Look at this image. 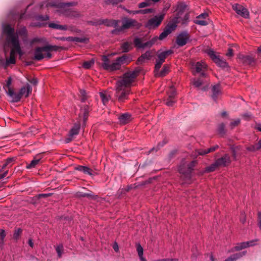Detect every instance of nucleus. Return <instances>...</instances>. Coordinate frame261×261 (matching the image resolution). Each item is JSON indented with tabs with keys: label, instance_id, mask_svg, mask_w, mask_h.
Listing matches in <instances>:
<instances>
[{
	"label": "nucleus",
	"instance_id": "f257e3e1",
	"mask_svg": "<svg viewBox=\"0 0 261 261\" xmlns=\"http://www.w3.org/2000/svg\"><path fill=\"white\" fill-rule=\"evenodd\" d=\"M141 71V69L140 67L136 68L133 71L125 73L122 77L117 81L115 95L119 102H125L128 99L132 84Z\"/></svg>",
	"mask_w": 261,
	"mask_h": 261
},
{
	"label": "nucleus",
	"instance_id": "f03ea898",
	"mask_svg": "<svg viewBox=\"0 0 261 261\" xmlns=\"http://www.w3.org/2000/svg\"><path fill=\"white\" fill-rule=\"evenodd\" d=\"M3 34L6 36V41L8 43L11 44L12 46V49L10 52V56L9 59H6V61L2 64L5 68L11 64H15L16 59L15 57V52L20 53L21 48L19 44V37L18 35L15 33V29L9 24H4L2 27Z\"/></svg>",
	"mask_w": 261,
	"mask_h": 261
},
{
	"label": "nucleus",
	"instance_id": "7ed1b4c3",
	"mask_svg": "<svg viewBox=\"0 0 261 261\" xmlns=\"http://www.w3.org/2000/svg\"><path fill=\"white\" fill-rule=\"evenodd\" d=\"M101 66L105 70L111 71L119 70L122 64H128L130 61V57L127 55H123L121 57L117 58L113 62H111L109 58L106 56L101 57Z\"/></svg>",
	"mask_w": 261,
	"mask_h": 261
},
{
	"label": "nucleus",
	"instance_id": "20e7f679",
	"mask_svg": "<svg viewBox=\"0 0 261 261\" xmlns=\"http://www.w3.org/2000/svg\"><path fill=\"white\" fill-rule=\"evenodd\" d=\"M31 92V86L29 84H27L26 86L21 87L18 93L15 92L14 90L10 89L8 92V96L11 98V102H18L21 100L23 96L25 97H28Z\"/></svg>",
	"mask_w": 261,
	"mask_h": 261
},
{
	"label": "nucleus",
	"instance_id": "39448f33",
	"mask_svg": "<svg viewBox=\"0 0 261 261\" xmlns=\"http://www.w3.org/2000/svg\"><path fill=\"white\" fill-rule=\"evenodd\" d=\"M194 164H180L179 166V172L181 174L184 179L190 180L191 173L193 170Z\"/></svg>",
	"mask_w": 261,
	"mask_h": 261
},
{
	"label": "nucleus",
	"instance_id": "423d86ee",
	"mask_svg": "<svg viewBox=\"0 0 261 261\" xmlns=\"http://www.w3.org/2000/svg\"><path fill=\"white\" fill-rule=\"evenodd\" d=\"M207 53L208 55L211 57L212 60L218 66L223 68L228 67V63L226 62V61L221 58L219 55H217L213 50H208Z\"/></svg>",
	"mask_w": 261,
	"mask_h": 261
},
{
	"label": "nucleus",
	"instance_id": "0eeeda50",
	"mask_svg": "<svg viewBox=\"0 0 261 261\" xmlns=\"http://www.w3.org/2000/svg\"><path fill=\"white\" fill-rule=\"evenodd\" d=\"M193 68V73H199L200 77H205L206 76L205 73L207 70V66L204 62H197L192 65Z\"/></svg>",
	"mask_w": 261,
	"mask_h": 261
},
{
	"label": "nucleus",
	"instance_id": "6e6552de",
	"mask_svg": "<svg viewBox=\"0 0 261 261\" xmlns=\"http://www.w3.org/2000/svg\"><path fill=\"white\" fill-rule=\"evenodd\" d=\"M164 16L165 14L163 13L159 16H155L154 17L150 18L146 22V27L150 29L158 27L161 23Z\"/></svg>",
	"mask_w": 261,
	"mask_h": 261
},
{
	"label": "nucleus",
	"instance_id": "1a4fd4ad",
	"mask_svg": "<svg viewBox=\"0 0 261 261\" xmlns=\"http://www.w3.org/2000/svg\"><path fill=\"white\" fill-rule=\"evenodd\" d=\"M219 148L218 145L211 147L207 149L199 148L195 150V152L192 154L194 158H197L199 155H204L208 153L214 152Z\"/></svg>",
	"mask_w": 261,
	"mask_h": 261
},
{
	"label": "nucleus",
	"instance_id": "9d476101",
	"mask_svg": "<svg viewBox=\"0 0 261 261\" xmlns=\"http://www.w3.org/2000/svg\"><path fill=\"white\" fill-rule=\"evenodd\" d=\"M238 59L240 61L245 65L254 66L255 64L254 58L250 55H244L240 54L238 56Z\"/></svg>",
	"mask_w": 261,
	"mask_h": 261
},
{
	"label": "nucleus",
	"instance_id": "9b49d317",
	"mask_svg": "<svg viewBox=\"0 0 261 261\" xmlns=\"http://www.w3.org/2000/svg\"><path fill=\"white\" fill-rule=\"evenodd\" d=\"M139 25V23L136 20L125 17L122 19V25L121 28L123 31L128 29L131 27H138Z\"/></svg>",
	"mask_w": 261,
	"mask_h": 261
},
{
	"label": "nucleus",
	"instance_id": "f8f14e48",
	"mask_svg": "<svg viewBox=\"0 0 261 261\" xmlns=\"http://www.w3.org/2000/svg\"><path fill=\"white\" fill-rule=\"evenodd\" d=\"M232 8L238 15L245 18L248 17L249 12L243 6L239 4H234L232 6Z\"/></svg>",
	"mask_w": 261,
	"mask_h": 261
},
{
	"label": "nucleus",
	"instance_id": "ddd939ff",
	"mask_svg": "<svg viewBox=\"0 0 261 261\" xmlns=\"http://www.w3.org/2000/svg\"><path fill=\"white\" fill-rule=\"evenodd\" d=\"M177 25L175 23H169L159 37V40H163L172 31L175 30Z\"/></svg>",
	"mask_w": 261,
	"mask_h": 261
},
{
	"label": "nucleus",
	"instance_id": "4468645a",
	"mask_svg": "<svg viewBox=\"0 0 261 261\" xmlns=\"http://www.w3.org/2000/svg\"><path fill=\"white\" fill-rule=\"evenodd\" d=\"M73 3H61L54 1H48L46 5L47 7H53L61 9H65L66 7L73 6Z\"/></svg>",
	"mask_w": 261,
	"mask_h": 261
},
{
	"label": "nucleus",
	"instance_id": "2eb2a0df",
	"mask_svg": "<svg viewBox=\"0 0 261 261\" xmlns=\"http://www.w3.org/2000/svg\"><path fill=\"white\" fill-rule=\"evenodd\" d=\"M45 46L36 47L34 50L33 59L36 61H41L44 58L43 52H46Z\"/></svg>",
	"mask_w": 261,
	"mask_h": 261
},
{
	"label": "nucleus",
	"instance_id": "dca6fc26",
	"mask_svg": "<svg viewBox=\"0 0 261 261\" xmlns=\"http://www.w3.org/2000/svg\"><path fill=\"white\" fill-rule=\"evenodd\" d=\"M189 38V35L187 32L180 33L176 38V43L179 46H182L186 44Z\"/></svg>",
	"mask_w": 261,
	"mask_h": 261
},
{
	"label": "nucleus",
	"instance_id": "f3484780",
	"mask_svg": "<svg viewBox=\"0 0 261 261\" xmlns=\"http://www.w3.org/2000/svg\"><path fill=\"white\" fill-rule=\"evenodd\" d=\"M187 7L188 6L185 3H178L176 9L177 16L175 18V19L180 18V16H181L187 10Z\"/></svg>",
	"mask_w": 261,
	"mask_h": 261
},
{
	"label": "nucleus",
	"instance_id": "a211bd4d",
	"mask_svg": "<svg viewBox=\"0 0 261 261\" xmlns=\"http://www.w3.org/2000/svg\"><path fill=\"white\" fill-rule=\"evenodd\" d=\"M90 111V109L88 105H84L81 108V113L79 114V117H81V115H83V125H85Z\"/></svg>",
	"mask_w": 261,
	"mask_h": 261
},
{
	"label": "nucleus",
	"instance_id": "6ab92c4d",
	"mask_svg": "<svg viewBox=\"0 0 261 261\" xmlns=\"http://www.w3.org/2000/svg\"><path fill=\"white\" fill-rule=\"evenodd\" d=\"M120 21L119 20H113L108 19H101V25L103 24L107 27H113L117 28L119 25Z\"/></svg>",
	"mask_w": 261,
	"mask_h": 261
},
{
	"label": "nucleus",
	"instance_id": "aec40b11",
	"mask_svg": "<svg viewBox=\"0 0 261 261\" xmlns=\"http://www.w3.org/2000/svg\"><path fill=\"white\" fill-rule=\"evenodd\" d=\"M152 56V53L151 51H147L144 54H143L138 59L136 64H141L143 62H145L146 60L150 59Z\"/></svg>",
	"mask_w": 261,
	"mask_h": 261
},
{
	"label": "nucleus",
	"instance_id": "412c9836",
	"mask_svg": "<svg viewBox=\"0 0 261 261\" xmlns=\"http://www.w3.org/2000/svg\"><path fill=\"white\" fill-rule=\"evenodd\" d=\"M118 118L121 124H125L130 121L132 115L128 113H125L120 115Z\"/></svg>",
	"mask_w": 261,
	"mask_h": 261
},
{
	"label": "nucleus",
	"instance_id": "4be33fe9",
	"mask_svg": "<svg viewBox=\"0 0 261 261\" xmlns=\"http://www.w3.org/2000/svg\"><path fill=\"white\" fill-rule=\"evenodd\" d=\"M173 51L172 50H168L166 51H162L160 53H159L157 55V60L163 63L167 57L171 55Z\"/></svg>",
	"mask_w": 261,
	"mask_h": 261
},
{
	"label": "nucleus",
	"instance_id": "5701e85b",
	"mask_svg": "<svg viewBox=\"0 0 261 261\" xmlns=\"http://www.w3.org/2000/svg\"><path fill=\"white\" fill-rule=\"evenodd\" d=\"M143 38H140L136 37L134 40V44L135 46L138 48H144L147 47V45H146V42L143 43Z\"/></svg>",
	"mask_w": 261,
	"mask_h": 261
},
{
	"label": "nucleus",
	"instance_id": "b1692460",
	"mask_svg": "<svg viewBox=\"0 0 261 261\" xmlns=\"http://www.w3.org/2000/svg\"><path fill=\"white\" fill-rule=\"evenodd\" d=\"M81 128V124L80 122L76 123L74 124L72 128L69 132L70 136H73L77 135L79 133V131Z\"/></svg>",
	"mask_w": 261,
	"mask_h": 261
},
{
	"label": "nucleus",
	"instance_id": "393cba45",
	"mask_svg": "<svg viewBox=\"0 0 261 261\" xmlns=\"http://www.w3.org/2000/svg\"><path fill=\"white\" fill-rule=\"evenodd\" d=\"M64 14L66 16L70 17H78L80 16V14L78 12L73 11L70 8L65 9Z\"/></svg>",
	"mask_w": 261,
	"mask_h": 261
},
{
	"label": "nucleus",
	"instance_id": "a878e982",
	"mask_svg": "<svg viewBox=\"0 0 261 261\" xmlns=\"http://www.w3.org/2000/svg\"><path fill=\"white\" fill-rule=\"evenodd\" d=\"M44 46L46 52L52 51H59L65 49V48L62 46L57 45H46Z\"/></svg>",
	"mask_w": 261,
	"mask_h": 261
},
{
	"label": "nucleus",
	"instance_id": "bb28decb",
	"mask_svg": "<svg viewBox=\"0 0 261 261\" xmlns=\"http://www.w3.org/2000/svg\"><path fill=\"white\" fill-rule=\"evenodd\" d=\"M121 48L123 53L128 52L132 49V43L130 42H125L121 45Z\"/></svg>",
	"mask_w": 261,
	"mask_h": 261
},
{
	"label": "nucleus",
	"instance_id": "cd10ccee",
	"mask_svg": "<svg viewBox=\"0 0 261 261\" xmlns=\"http://www.w3.org/2000/svg\"><path fill=\"white\" fill-rule=\"evenodd\" d=\"M168 142V141L167 139H164L162 142H159L156 146L153 147L152 148L150 151L149 152H157L161 148L163 147L166 144H167Z\"/></svg>",
	"mask_w": 261,
	"mask_h": 261
},
{
	"label": "nucleus",
	"instance_id": "c85d7f7f",
	"mask_svg": "<svg viewBox=\"0 0 261 261\" xmlns=\"http://www.w3.org/2000/svg\"><path fill=\"white\" fill-rule=\"evenodd\" d=\"M136 248L140 261H147L146 259L143 257V249L140 244H137Z\"/></svg>",
	"mask_w": 261,
	"mask_h": 261
},
{
	"label": "nucleus",
	"instance_id": "c756f323",
	"mask_svg": "<svg viewBox=\"0 0 261 261\" xmlns=\"http://www.w3.org/2000/svg\"><path fill=\"white\" fill-rule=\"evenodd\" d=\"M212 98L216 100L220 92V86L219 85H216L213 87L212 88Z\"/></svg>",
	"mask_w": 261,
	"mask_h": 261
},
{
	"label": "nucleus",
	"instance_id": "7c9ffc66",
	"mask_svg": "<svg viewBox=\"0 0 261 261\" xmlns=\"http://www.w3.org/2000/svg\"><path fill=\"white\" fill-rule=\"evenodd\" d=\"M169 71V66L165 64L164 65L163 69L160 71L158 73H156V76H165Z\"/></svg>",
	"mask_w": 261,
	"mask_h": 261
},
{
	"label": "nucleus",
	"instance_id": "2f4dec72",
	"mask_svg": "<svg viewBox=\"0 0 261 261\" xmlns=\"http://www.w3.org/2000/svg\"><path fill=\"white\" fill-rule=\"evenodd\" d=\"M100 97L103 105H106L110 99V96L106 92H100Z\"/></svg>",
	"mask_w": 261,
	"mask_h": 261
},
{
	"label": "nucleus",
	"instance_id": "473e14b6",
	"mask_svg": "<svg viewBox=\"0 0 261 261\" xmlns=\"http://www.w3.org/2000/svg\"><path fill=\"white\" fill-rule=\"evenodd\" d=\"M218 134L221 136H224L226 132V130L225 129V124L224 123H221L219 124L218 126Z\"/></svg>",
	"mask_w": 261,
	"mask_h": 261
},
{
	"label": "nucleus",
	"instance_id": "72a5a7b5",
	"mask_svg": "<svg viewBox=\"0 0 261 261\" xmlns=\"http://www.w3.org/2000/svg\"><path fill=\"white\" fill-rule=\"evenodd\" d=\"M189 19V15L188 13H186V14L185 15L184 17L182 18L180 16V18H179L178 19H175V23L176 24V23L177 22H181L182 24H186L187 23L188 20Z\"/></svg>",
	"mask_w": 261,
	"mask_h": 261
},
{
	"label": "nucleus",
	"instance_id": "f704fd0d",
	"mask_svg": "<svg viewBox=\"0 0 261 261\" xmlns=\"http://www.w3.org/2000/svg\"><path fill=\"white\" fill-rule=\"evenodd\" d=\"M75 169L82 171L85 174H88L90 175L92 174L91 172V170L86 166L80 165L75 167Z\"/></svg>",
	"mask_w": 261,
	"mask_h": 261
},
{
	"label": "nucleus",
	"instance_id": "c9c22d12",
	"mask_svg": "<svg viewBox=\"0 0 261 261\" xmlns=\"http://www.w3.org/2000/svg\"><path fill=\"white\" fill-rule=\"evenodd\" d=\"M261 148V140L253 145L247 147V150L250 151H255Z\"/></svg>",
	"mask_w": 261,
	"mask_h": 261
},
{
	"label": "nucleus",
	"instance_id": "e433bc0d",
	"mask_svg": "<svg viewBox=\"0 0 261 261\" xmlns=\"http://www.w3.org/2000/svg\"><path fill=\"white\" fill-rule=\"evenodd\" d=\"M246 248H247V246L246 245L245 242H241L237 244V245L232 249V251H240Z\"/></svg>",
	"mask_w": 261,
	"mask_h": 261
},
{
	"label": "nucleus",
	"instance_id": "4c0bfd02",
	"mask_svg": "<svg viewBox=\"0 0 261 261\" xmlns=\"http://www.w3.org/2000/svg\"><path fill=\"white\" fill-rule=\"evenodd\" d=\"M230 162H231V161L229 160V156L226 154L219 159L215 163H227Z\"/></svg>",
	"mask_w": 261,
	"mask_h": 261
},
{
	"label": "nucleus",
	"instance_id": "58836bf2",
	"mask_svg": "<svg viewBox=\"0 0 261 261\" xmlns=\"http://www.w3.org/2000/svg\"><path fill=\"white\" fill-rule=\"evenodd\" d=\"M6 165L7 164H4L0 170V179L5 177L8 173V170L6 169Z\"/></svg>",
	"mask_w": 261,
	"mask_h": 261
},
{
	"label": "nucleus",
	"instance_id": "ea45409f",
	"mask_svg": "<svg viewBox=\"0 0 261 261\" xmlns=\"http://www.w3.org/2000/svg\"><path fill=\"white\" fill-rule=\"evenodd\" d=\"M220 164H211V166L206 167L204 172H211L214 171Z\"/></svg>",
	"mask_w": 261,
	"mask_h": 261
},
{
	"label": "nucleus",
	"instance_id": "a19ab883",
	"mask_svg": "<svg viewBox=\"0 0 261 261\" xmlns=\"http://www.w3.org/2000/svg\"><path fill=\"white\" fill-rule=\"evenodd\" d=\"M22 229H21L20 228L16 229L13 234V238L16 241H17L19 239V238L22 233Z\"/></svg>",
	"mask_w": 261,
	"mask_h": 261
},
{
	"label": "nucleus",
	"instance_id": "79ce46f5",
	"mask_svg": "<svg viewBox=\"0 0 261 261\" xmlns=\"http://www.w3.org/2000/svg\"><path fill=\"white\" fill-rule=\"evenodd\" d=\"M153 12V9L149 8V9H145L136 11L134 12V14L140 13L142 14H144L152 13Z\"/></svg>",
	"mask_w": 261,
	"mask_h": 261
},
{
	"label": "nucleus",
	"instance_id": "37998d69",
	"mask_svg": "<svg viewBox=\"0 0 261 261\" xmlns=\"http://www.w3.org/2000/svg\"><path fill=\"white\" fill-rule=\"evenodd\" d=\"M12 78L11 77H9L7 81V84L5 86H4V88L6 89V92L7 94L8 95V92L11 90H14L11 87V85L12 84Z\"/></svg>",
	"mask_w": 261,
	"mask_h": 261
},
{
	"label": "nucleus",
	"instance_id": "c03bdc74",
	"mask_svg": "<svg viewBox=\"0 0 261 261\" xmlns=\"http://www.w3.org/2000/svg\"><path fill=\"white\" fill-rule=\"evenodd\" d=\"M176 100L174 98H171L168 97V98L166 100V105L169 107L173 106L174 104L176 102Z\"/></svg>",
	"mask_w": 261,
	"mask_h": 261
},
{
	"label": "nucleus",
	"instance_id": "a18cd8bd",
	"mask_svg": "<svg viewBox=\"0 0 261 261\" xmlns=\"http://www.w3.org/2000/svg\"><path fill=\"white\" fill-rule=\"evenodd\" d=\"M203 81L200 78H198L194 80L193 84L195 87L199 88L203 84Z\"/></svg>",
	"mask_w": 261,
	"mask_h": 261
},
{
	"label": "nucleus",
	"instance_id": "49530a36",
	"mask_svg": "<svg viewBox=\"0 0 261 261\" xmlns=\"http://www.w3.org/2000/svg\"><path fill=\"white\" fill-rule=\"evenodd\" d=\"M159 37H154L152 38L150 40L146 42V45H147V47H150L153 44H154L159 40Z\"/></svg>",
	"mask_w": 261,
	"mask_h": 261
},
{
	"label": "nucleus",
	"instance_id": "de8ad7c7",
	"mask_svg": "<svg viewBox=\"0 0 261 261\" xmlns=\"http://www.w3.org/2000/svg\"><path fill=\"white\" fill-rule=\"evenodd\" d=\"M162 64H163V63H162L156 60V64H155V67H154V74H155V76H156V73H158L160 72V69L161 67Z\"/></svg>",
	"mask_w": 261,
	"mask_h": 261
},
{
	"label": "nucleus",
	"instance_id": "09e8293b",
	"mask_svg": "<svg viewBox=\"0 0 261 261\" xmlns=\"http://www.w3.org/2000/svg\"><path fill=\"white\" fill-rule=\"evenodd\" d=\"M56 251L57 252L58 257L59 258L61 257L62 254L63 252V246L62 244H60L57 246L56 248Z\"/></svg>",
	"mask_w": 261,
	"mask_h": 261
},
{
	"label": "nucleus",
	"instance_id": "8fccbe9b",
	"mask_svg": "<svg viewBox=\"0 0 261 261\" xmlns=\"http://www.w3.org/2000/svg\"><path fill=\"white\" fill-rule=\"evenodd\" d=\"M42 155H43L42 154H37L31 161L30 163H31V164L38 163V162L41 161V160L42 159Z\"/></svg>",
	"mask_w": 261,
	"mask_h": 261
},
{
	"label": "nucleus",
	"instance_id": "3c124183",
	"mask_svg": "<svg viewBox=\"0 0 261 261\" xmlns=\"http://www.w3.org/2000/svg\"><path fill=\"white\" fill-rule=\"evenodd\" d=\"M194 23L200 25L204 26L206 25L208 23L206 20L201 19V18H197L194 20Z\"/></svg>",
	"mask_w": 261,
	"mask_h": 261
},
{
	"label": "nucleus",
	"instance_id": "603ef678",
	"mask_svg": "<svg viewBox=\"0 0 261 261\" xmlns=\"http://www.w3.org/2000/svg\"><path fill=\"white\" fill-rule=\"evenodd\" d=\"M73 27L72 26H69L68 25H61L60 24L59 28L58 30H62V31H67L70 30L72 31Z\"/></svg>",
	"mask_w": 261,
	"mask_h": 261
},
{
	"label": "nucleus",
	"instance_id": "864d4df0",
	"mask_svg": "<svg viewBox=\"0 0 261 261\" xmlns=\"http://www.w3.org/2000/svg\"><path fill=\"white\" fill-rule=\"evenodd\" d=\"M93 64V61H85L83 64V67L85 69H89Z\"/></svg>",
	"mask_w": 261,
	"mask_h": 261
},
{
	"label": "nucleus",
	"instance_id": "5fc2aeb1",
	"mask_svg": "<svg viewBox=\"0 0 261 261\" xmlns=\"http://www.w3.org/2000/svg\"><path fill=\"white\" fill-rule=\"evenodd\" d=\"M176 93V92L175 88L172 87L168 92V97L175 98Z\"/></svg>",
	"mask_w": 261,
	"mask_h": 261
},
{
	"label": "nucleus",
	"instance_id": "6e6d98bb",
	"mask_svg": "<svg viewBox=\"0 0 261 261\" xmlns=\"http://www.w3.org/2000/svg\"><path fill=\"white\" fill-rule=\"evenodd\" d=\"M101 19H95L92 21H90L88 22V23L94 26L100 25H101Z\"/></svg>",
	"mask_w": 261,
	"mask_h": 261
},
{
	"label": "nucleus",
	"instance_id": "4d7b16f0",
	"mask_svg": "<svg viewBox=\"0 0 261 261\" xmlns=\"http://www.w3.org/2000/svg\"><path fill=\"white\" fill-rule=\"evenodd\" d=\"M258 241V239H254L252 240L251 241L245 242V243L246 245L247 246V248L250 247V246H253L256 244V243Z\"/></svg>",
	"mask_w": 261,
	"mask_h": 261
},
{
	"label": "nucleus",
	"instance_id": "13d9d810",
	"mask_svg": "<svg viewBox=\"0 0 261 261\" xmlns=\"http://www.w3.org/2000/svg\"><path fill=\"white\" fill-rule=\"evenodd\" d=\"M240 123V119H237L233 120L230 124V126L231 129H233L235 126H238Z\"/></svg>",
	"mask_w": 261,
	"mask_h": 261
},
{
	"label": "nucleus",
	"instance_id": "bf43d9fd",
	"mask_svg": "<svg viewBox=\"0 0 261 261\" xmlns=\"http://www.w3.org/2000/svg\"><path fill=\"white\" fill-rule=\"evenodd\" d=\"M27 29L25 27L20 29L18 31V33H17L15 32V33L17 34L18 35L19 34V35L23 36H25L27 35Z\"/></svg>",
	"mask_w": 261,
	"mask_h": 261
},
{
	"label": "nucleus",
	"instance_id": "052dcab7",
	"mask_svg": "<svg viewBox=\"0 0 261 261\" xmlns=\"http://www.w3.org/2000/svg\"><path fill=\"white\" fill-rule=\"evenodd\" d=\"M18 158L17 156L8 158L6 160L5 163H10L11 162H18Z\"/></svg>",
	"mask_w": 261,
	"mask_h": 261
},
{
	"label": "nucleus",
	"instance_id": "680f3d73",
	"mask_svg": "<svg viewBox=\"0 0 261 261\" xmlns=\"http://www.w3.org/2000/svg\"><path fill=\"white\" fill-rule=\"evenodd\" d=\"M87 40L86 38H80V37H74V41L80 43H85Z\"/></svg>",
	"mask_w": 261,
	"mask_h": 261
},
{
	"label": "nucleus",
	"instance_id": "e2e57ef3",
	"mask_svg": "<svg viewBox=\"0 0 261 261\" xmlns=\"http://www.w3.org/2000/svg\"><path fill=\"white\" fill-rule=\"evenodd\" d=\"M124 0H107L106 3L107 4L117 5L119 3L122 2Z\"/></svg>",
	"mask_w": 261,
	"mask_h": 261
},
{
	"label": "nucleus",
	"instance_id": "0e129e2a",
	"mask_svg": "<svg viewBox=\"0 0 261 261\" xmlns=\"http://www.w3.org/2000/svg\"><path fill=\"white\" fill-rule=\"evenodd\" d=\"M82 196L91 198L93 199H95L97 198L96 195H93L92 194H91V193H84L83 195H82Z\"/></svg>",
	"mask_w": 261,
	"mask_h": 261
},
{
	"label": "nucleus",
	"instance_id": "69168bd1",
	"mask_svg": "<svg viewBox=\"0 0 261 261\" xmlns=\"http://www.w3.org/2000/svg\"><path fill=\"white\" fill-rule=\"evenodd\" d=\"M48 27L51 29L58 30L60 24H57L54 22H50L48 23Z\"/></svg>",
	"mask_w": 261,
	"mask_h": 261
},
{
	"label": "nucleus",
	"instance_id": "338daca9",
	"mask_svg": "<svg viewBox=\"0 0 261 261\" xmlns=\"http://www.w3.org/2000/svg\"><path fill=\"white\" fill-rule=\"evenodd\" d=\"M257 222L258 226L261 230V212H259L257 213Z\"/></svg>",
	"mask_w": 261,
	"mask_h": 261
},
{
	"label": "nucleus",
	"instance_id": "774afa93",
	"mask_svg": "<svg viewBox=\"0 0 261 261\" xmlns=\"http://www.w3.org/2000/svg\"><path fill=\"white\" fill-rule=\"evenodd\" d=\"M149 5V3L147 2H143L140 3L138 5L139 8H143L147 7Z\"/></svg>",
	"mask_w": 261,
	"mask_h": 261
}]
</instances>
